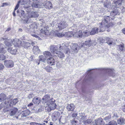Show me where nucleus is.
Returning a JSON list of instances; mask_svg holds the SVG:
<instances>
[{
	"label": "nucleus",
	"instance_id": "nucleus-41",
	"mask_svg": "<svg viewBox=\"0 0 125 125\" xmlns=\"http://www.w3.org/2000/svg\"><path fill=\"white\" fill-rule=\"evenodd\" d=\"M85 43L86 45H88L89 46H91V40H90L86 41L85 42Z\"/></svg>",
	"mask_w": 125,
	"mask_h": 125
},
{
	"label": "nucleus",
	"instance_id": "nucleus-25",
	"mask_svg": "<svg viewBox=\"0 0 125 125\" xmlns=\"http://www.w3.org/2000/svg\"><path fill=\"white\" fill-rule=\"evenodd\" d=\"M98 29L97 28H95L92 29L91 32L90 34L91 35L95 34V33H98Z\"/></svg>",
	"mask_w": 125,
	"mask_h": 125
},
{
	"label": "nucleus",
	"instance_id": "nucleus-19",
	"mask_svg": "<svg viewBox=\"0 0 125 125\" xmlns=\"http://www.w3.org/2000/svg\"><path fill=\"white\" fill-rule=\"evenodd\" d=\"M75 108L74 106L72 104L68 105L67 106V109L69 111H72L74 110Z\"/></svg>",
	"mask_w": 125,
	"mask_h": 125
},
{
	"label": "nucleus",
	"instance_id": "nucleus-55",
	"mask_svg": "<svg viewBox=\"0 0 125 125\" xmlns=\"http://www.w3.org/2000/svg\"><path fill=\"white\" fill-rule=\"evenodd\" d=\"M113 42V40L112 39H110V40L107 42V43L109 45H111L112 44Z\"/></svg>",
	"mask_w": 125,
	"mask_h": 125
},
{
	"label": "nucleus",
	"instance_id": "nucleus-20",
	"mask_svg": "<svg viewBox=\"0 0 125 125\" xmlns=\"http://www.w3.org/2000/svg\"><path fill=\"white\" fill-rule=\"evenodd\" d=\"M33 51L34 53L36 54L40 52V50L37 46H34L33 48Z\"/></svg>",
	"mask_w": 125,
	"mask_h": 125
},
{
	"label": "nucleus",
	"instance_id": "nucleus-8",
	"mask_svg": "<svg viewBox=\"0 0 125 125\" xmlns=\"http://www.w3.org/2000/svg\"><path fill=\"white\" fill-rule=\"evenodd\" d=\"M42 100H43V103L44 104L46 103V104L47 105V102L50 100H54L53 99L51 98L50 95H46L42 99Z\"/></svg>",
	"mask_w": 125,
	"mask_h": 125
},
{
	"label": "nucleus",
	"instance_id": "nucleus-21",
	"mask_svg": "<svg viewBox=\"0 0 125 125\" xmlns=\"http://www.w3.org/2000/svg\"><path fill=\"white\" fill-rule=\"evenodd\" d=\"M32 102L36 104H39L41 102V99L39 97H34L33 99Z\"/></svg>",
	"mask_w": 125,
	"mask_h": 125
},
{
	"label": "nucleus",
	"instance_id": "nucleus-38",
	"mask_svg": "<svg viewBox=\"0 0 125 125\" xmlns=\"http://www.w3.org/2000/svg\"><path fill=\"white\" fill-rule=\"evenodd\" d=\"M56 35L59 37H62L64 36H65V35L63 33H57L56 34Z\"/></svg>",
	"mask_w": 125,
	"mask_h": 125
},
{
	"label": "nucleus",
	"instance_id": "nucleus-32",
	"mask_svg": "<svg viewBox=\"0 0 125 125\" xmlns=\"http://www.w3.org/2000/svg\"><path fill=\"white\" fill-rule=\"evenodd\" d=\"M125 122V120L122 118H120L118 119L117 120L118 123L120 124H122L124 123Z\"/></svg>",
	"mask_w": 125,
	"mask_h": 125
},
{
	"label": "nucleus",
	"instance_id": "nucleus-56",
	"mask_svg": "<svg viewBox=\"0 0 125 125\" xmlns=\"http://www.w3.org/2000/svg\"><path fill=\"white\" fill-rule=\"evenodd\" d=\"M4 66L1 63H0V70H2L4 68Z\"/></svg>",
	"mask_w": 125,
	"mask_h": 125
},
{
	"label": "nucleus",
	"instance_id": "nucleus-13",
	"mask_svg": "<svg viewBox=\"0 0 125 125\" xmlns=\"http://www.w3.org/2000/svg\"><path fill=\"white\" fill-rule=\"evenodd\" d=\"M4 40L5 44L6 46L9 47L12 46V41L11 39H6L2 38L0 40V41H2Z\"/></svg>",
	"mask_w": 125,
	"mask_h": 125
},
{
	"label": "nucleus",
	"instance_id": "nucleus-4",
	"mask_svg": "<svg viewBox=\"0 0 125 125\" xmlns=\"http://www.w3.org/2000/svg\"><path fill=\"white\" fill-rule=\"evenodd\" d=\"M55 100H50L47 103V105L49 106V107L50 108L49 111L51 110H53L56 108V104L54 103V102Z\"/></svg>",
	"mask_w": 125,
	"mask_h": 125
},
{
	"label": "nucleus",
	"instance_id": "nucleus-52",
	"mask_svg": "<svg viewBox=\"0 0 125 125\" xmlns=\"http://www.w3.org/2000/svg\"><path fill=\"white\" fill-rule=\"evenodd\" d=\"M118 47H119L121 51L123 50L124 48V46L122 44H120L118 45Z\"/></svg>",
	"mask_w": 125,
	"mask_h": 125
},
{
	"label": "nucleus",
	"instance_id": "nucleus-23",
	"mask_svg": "<svg viewBox=\"0 0 125 125\" xmlns=\"http://www.w3.org/2000/svg\"><path fill=\"white\" fill-rule=\"evenodd\" d=\"M30 44L28 42L23 41L22 42V46L25 48H27L30 46Z\"/></svg>",
	"mask_w": 125,
	"mask_h": 125
},
{
	"label": "nucleus",
	"instance_id": "nucleus-5",
	"mask_svg": "<svg viewBox=\"0 0 125 125\" xmlns=\"http://www.w3.org/2000/svg\"><path fill=\"white\" fill-rule=\"evenodd\" d=\"M12 43L14 45V47H20L22 46V42L18 39L13 40Z\"/></svg>",
	"mask_w": 125,
	"mask_h": 125
},
{
	"label": "nucleus",
	"instance_id": "nucleus-36",
	"mask_svg": "<svg viewBox=\"0 0 125 125\" xmlns=\"http://www.w3.org/2000/svg\"><path fill=\"white\" fill-rule=\"evenodd\" d=\"M18 102V99L17 98H15L11 101L10 104L12 105H15Z\"/></svg>",
	"mask_w": 125,
	"mask_h": 125
},
{
	"label": "nucleus",
	"instance_id": "nucleus-30",
	"mask_svg": "<svg viewBox=\"0 0 125 125\" xmlns=\"http://www.w3.org/2000/svg\"><path fill=\"white\" fill-rule=\"evenodd\" d=\"M123 0H114V3L116 5H121L122 3Z\"/></svg>",
	"mask_w": 125,
	"mask_h": 125
},
{
	"label": "nucleus",
	"instance_id": "nucleus-60",
	"mask_svg": "<svg viewBox=\"0 0 125 125\" xmlns=\"http://www.w3.org/2000/svg\"><path fill=\"white\" fill-rule=\"evenodd\" d=\"M30 124L33 125H37V123L35 122H32L30 123Z\"/></svg>",
	"mask_w": 125,
	"mask_h": 125
},
{
	"label": "nucleus",
	"instance_id": "nucleus-61",
	"mask_svg": "<svg viewBox=\"0 0 125 125\" xmlns=\"http://www.w3.org/2000/svg\"><path fill=\"white\" fill-rule=\"evenodd\" d=\"M33 105V104L32 103H31L28 105V106H31Z\"/></svg>",
	"mask_w": 125,
	"mask_h": 125
},
{
	"label": "nucleus",
	"instance_id": "nucleus-10",
	"mask_svg": "<svg viewBox=\"0 0 125 125\" xmlns=\"http://www.w3.org/2000/svg\"><path fill=\"white\" fill-rule=\"evenodd\" d=\"M4 64L7 67H11L13 66L14 63L12 60H5L4 62Z\"/></svg>",
	"mask_w": 125,
	"mask_h": 125
},
{
	"label": "nucleus",
	"instance_id": "nucleus-24",
	"mask_svg": "<svg viewBox=\"0 0 125 125\" xmlns=\"http://www.w3.org/2000/svg\"><path fill=\"white\" fill-rule=\"evenodd\" d=\"M30 111L28 110H25L23 111L22 114V117L26 116L30 114Z\"/></svg>",
	"mask_w": 125,
	"mask_h": 125
},
{
	"label": "nucleus",
	"instance_id": "nucleus-28",
	"mask_svg": "<svg viewBox=\"0 0 125 125\" xmlns=\"http://www.w3.org/2000/svg\"><path fill=\"white\" fill-rule=\"evenodd\" d=\"M56 54H57L58 57L60 58V59H62L65 57V55L62 52H58Z\"/></svg>",
	"mask_w": 125,
	"mask_h": 125
},
{
	"label": "nucleus",
	"instance_id": "nucleus-34",
	"mask_svg": "<svg viewBox=\"0 0 125 125\" xmlns=\"http://www.w3.org/2000/svg\"><path fill=\"white\" fill-rule=\"evenodd\" d=\"M77 119L76 118H73L71 121V123L73 125H75L77 123Z\"/></svg>",
	"mask_w": 125,
	"mask_h": 125
},
{
	"label": "nucleus",
	"instance_id": "nucleus-37",
	"mask_svg": "<svg viewBox=\"0 0 125 125\" xmlns=\"http://www.w3.org/2000/svg\"><path fill=\"white\" fill-rule=\"evenodd\" d=\"M58 46L59 47V49L60 50H64H64L65 49V48L64 46L65 45H64V43H63L61 45H59Z\"/></svg>",
	"mask_w": 125,
	"mask_h": 125
},
{
	"label": "nucleus",
	"instance_id": "nucleus-54",
	"mask_svg": "<svg viewBox=\"0 0 125 125\" xmlns=\"http://www.w3.org/2000/svg\"><path fill=\"white\" fill-rule=\"evenodd\" d=\"M3 45L2 44H0V52H3V50L4 49V48L3 46Z\"/></svg>",
	"mask_w": 125,
	"mask_h": 125
},
{
	"label": "nucleus",
	"instance_id": "nucleus-2",
	"mask_svg": "<svg viewBox=\"0 0 125 125\" xmlns=\"http://www.w3.org/2000/svg\"><path fill=\"white\" fill-rule=\"evenodd\" d=\"M42 6L47 9H50L52 8V5L51 3L47 0H42L41 2L40 3H34L32 5V7L34 8H41Z\"/></svg>",
	"mask_w": 125,
	"mask_h": 125
},
{
	"label": "nucleus",
	"instance_id": "nucleus-49",
	"mask_svg": "<svg viewBox=\"0 0 125 125\" xmlns=\"http://www.w3.org/2000/svg\"><path fill=\"white\" fill-rule=\"evenodd\" d=\"M21 2V1H18L17 4L16 5L14 9V10H17V9H18V8L19 7V4H20V3Z\"/></svg>",
	"mask_w": 125,
	"mask_h": 125
},
{
	"label": "nucleus",
	"instance_id": "nucleus-58",
	"mask_svg": "<svg viewBox=\"0 0 125 125\" xmlns=\"http://www.w3.org/2000/svg\"><path fill=\"white\" fill-rule=\"evenodd\" d=\"M77 115V114L75 113H74L72 114V116L73 117H76Z\"/></svg>",
	"mask_w": 125,
	"mask_h": 125
},
{
	"label": "nucleus",
	"instance_id": "nucleus-63",
	"mask_svg": "<svg viewBox=\"0 0 125 125\" xmlns=\"http://www.w3.org/2000/svg\"><path fill=\"white\" fill-rule=\"evenodd\" d=\"M110 39L109 38H106V41L107 42H106L107 43V42H109V40H110Z\"/></svg>",
	"mask_w": 125,
	"mask_h": 125
},
{
	"label": "nucleus",
	"instance_id": "nucleus-26",
	"mask_svg": "<svg viewBox=\"0 0 125 125\" xmlns=\"http://www.w3.org/2000/svg\"><path fill=\"white\" fill-rule=\"evenodd\" d=\"M6 99V95L3 93L0 94V102H2L5 100Z\"/></svg>",
	"mask_w": 125,
	"mask_h": 125
},
{
	"label": "nucleus",
	"instance_id": "nucleus-64",
	"mask_svg": "<svg viewBox=\"0 0 125 125\" xmlns=\"http://www.w3.org/2000/svg\"><path fill=\"white\" fill-rule=\"evenodd\" d=\"M125 11V9L124 8H123L122 9V13H124Z\"/></svg>",
	"mask_w": 125,
	"mask_h": 125
},
{
	"label": "nucleus",
	"instance_id": "nucleus-7",
	"mask_svg": "<svg viewBox=\"0 0 125 125\" xmlns=\"http://www.w3.org/2000/svg\"><path fill=\"white\" fill-rule=\"evenodd\" d=\"M58 26L59 29L62 30L67 27L68 24L65 21H61L58 24Z\"/></svg>",
	"mask_w": 125,
	"mask_h": 125
},
{
	"label": "nucleus",
	"instance_id": "nucleus-12",
	"mask_svg": "<svg viewBox=\"0 0 125 125\" xmlns=\"http://www.w3.org/2000/svg\"><path fill=\"white\" fill-rule=\"evenodd\" d=\"M39 15L37 12L32 11L29 12L28 13V17L30 18H35L38 17Z\"/></svg>",
	"mask_w": 125,
	"mask_h": 125
},
{
	"label": "nucleus",
	"instance_id": "nucleus-43",
	"mask_svg": "<svg viewBox=\"0 0 125 125\" xmlns=\"http://www.w3.org/2000/svg\"><path fill=\"white\" fill-rule=\"evenodd\" d=\"M43 0H33V3L32 4L34 3H40Z\"/></svg>",
	"mask_w": 125,
	"mask_h": 125
},
{
	"label": "nucleus",
	"instance_id": "nucleus-9",
	"mask_svg": "<svg viewBox=\"0 0 125 125\" xmlns=\"http://www.w3.org/2000/svg\"><path fill=\"white\" fill-rule=\"evenodd\" d=\"M58 45H51L50 47V51L52 53L54 54H56L57 53L58 48Z\"/></svg>",
	"mask_w": 125,
	"mask_h": 125
},
{
	"label": "nucleus",
	"instance_id": "nucleus-35",
	"mask_svg": "<svg viewBox=\"0 0 125 125\" xmlns=\"http://www.w3.org/2000/svg\"><path fill=\"white\" fill-rule=\"evenodd\" d=\"M36 27V25L34 23H32L29 26H28L27 27V29H34Z\"/></svg>",
	"mask_w": 125,
	"mask_h": 125
},
{
	"label": "nucleus",
	"instance_id": "nucleus-1",
	"mask_svg": "<svg viewBox=\"0 0 125 125\" xmlns=\"http://www.w3.org/2000/svg\"><path fill=\"white\" fill-rule=\"evenodd\" d=\"M110 17L108 16H105L102 19V21L100 24V32L103 31L105 29L106 27H109L111 23H110V24H108L109 22Z\"/></svg>",
	"mask_w": 125,
	"mask_h": 125
},
{
	"label": "nucleus",
	"instance_id": "nucleus-39",
	"mask_svg": "<svg viewBox=\"0 0 125 125\" xmlns=\"http://www.w3.org/2000/svg\"><path fill=\"white\" fill-rule=\"evenodd\" d=\"M86 119V117L85 116H83L81 118L80 121L81 123H83L84 124V122L85 121Z\"/></svg>",
	"mask_w": 125,
	"mask_h": 125
},
{
	"label": "nucleus",
	"instance_id": "nucleus-6",
	"mask_svg": "<svg viewBox=\"0 0 125 125\" xmlns=\"http://www.w3.org/2000/svg\"><path fill=\"white\" fill-rule=\"evenodd\" d=\"M70 47L72 51L75 53L77 52L79 50V47L76 44L71 43L70 45Z\"/></svg>",
	"mask_w": 125,
	"mask_h": 125
},
{
	"label": "nucleus",
	"instance_id": "nucleus-51",
	"mask_svg": "<svg viewBox=\"0 0 125 125\" xmlns=\"http://www.w3.org/2000/svg\"><path fill=\"white\" fill-rule=\"evenodd\" d=\"M2 7H3L6 6L10 5V4L9 3H8L7 2L3 3L2 4Z\"/></svg>",
	"mask_w": 125,
	"mask_h": 125
},
{
	"label": "nucleus",
	"instance_id": "nucleus-31",
	"mask_svg": "<svg viewBox=\"0 0 125 125\" xmlns=\"http://www.w3.org/2000/svg\"><path fill=\"white\" fill-rule=\"evenodd\" d=\"M114 69H107V71L109 73L110 75H112L113 76H115V74L114 72Z\"/></svg>",
	"mask_w": 125,
	"mask_h": 125
},
{
	"label": "nucleus",
	"instance_id": "nucleus-18",
	"mask_svg": "<svg viewBox=\"0 0 125 125\" xmlns=\"http://www.w3.org/2000/svg\"><path fill=\"white\" fill-rule=\"evenodd\" d=\"M41 35L44 36L45 35H47L49 34V31L46 28H44L40 30Z\"/></svg>",
	"mask_w": 125,
	"mask_h": 125
},
{
	"label": "nucleus",
	"instance_id": "nucleus-42",
	"mask_svg": "<svg viewBox=\"0 0 125 125\" xmlns=\"http://www.w3.org/2000/svg\"><path fill=\"white\" fill-rule=\"evenodd\" d=\"M57 113L56 112H55L53 113L52 115V117L53 118H57Z\"/></svg>",
	"mask_w": 125,
	"mask_h": 125
},
{
	"label": "nucleus",
	"instance_id": "nucleus-48",
	"mask_svg": "<svg viewBox=\"0 0 125 125\" xmlns=\"http://www.w3.org/2000/svg\"><path fill=\"white\" fill-rule=\"evenodd\" d=\"M97 43V42H96L95 40H92L91 41V45L92 46H95V45Z\"/></svg>",
	"mask_w": 125,
	"mask_h": 125
},
{
	"label": "nucleus",
	"instance_id": "nucleus-14",
	"mask_svg": "<svg viewBox=\"0 0 125 125\" xmlns=\"http://www.w3.org/2000/svg\"><path fill=\"white\" fill-rule=\"evenodd\" d=\"M47 61L48 63L50 65H55V59L52 57L48 58L47 59Z\"/></svg>",
	"mask_w": 125,
	"mask_h": 125
},
{
	"label": "nucleus",
	"instance_id": "nucleus-27",
	"mask_svg": "<svg viewBox=\"0 0 125 125\" xmlns=\"http://www.w3.org/2000/svg\"><path fill=\"white\" fill-rule=\"evenodd\" d=\"M118 12V9H116L111 12L110 13V15L112 16H114L116 15Z\"/></svg>",
	"mask_w": 125,
	"mask_h": 125
},
{
	"label": "nucleus",
	"instance_id": "nucleus-45",
	"mask_svg": "<svg viewBox=\"0 0 125 125\" xmlns=\"http://www.w3.org/2000/svg\"><path fill=\"white\" fill-rule=\"evenodd\" d=\"M5 58V56L3 54H0V60H2Z\"/></svg>",
	"mask_w": 125,
	"mask_h": 125
},
{
	"label": "nucleus",
	"instance_id": "nucleus-53",
	"mask_svg": "<svg viewBox=\"0 0 125 125\" xmlns=\"http://www.w3.org/2000/svg\"><path fill=\"white\" fill-rule=\"evenodd\" d=\"M98 41H99L100 43H103L104 42V39L102 37L99 38L98 39Z\"/></svg>",
	"mask_w": 125,
	"mask_h": 125
},
{
	"label": "nucleus",
	"instance_id": "nucleus-29",
	"mask_svg": "<svg viewBox=\"0 0 125 125\" xmlns=\"http://www.w3.org/2000/svg\"><path fill=\"white\" fill-rule=\"evenodd\" d=\"M40 61L45 62L46 60V58L44 56L41 55L39 56Z\"/></svg>",
	"mask_w": 125,
	"mask_h": 125
},
{
	"label": "nucleus",
	"instance_id": "nucleus-47",
	"mask_svg": "<svg viewBox=\"0 0 125 125\" xmlns=\"http://www.w3.org/2000/svg\"><path fill=\"white\" fill-rule=\"evenodd\" d=\"M45 69L47 72H51V67L49 66L46 67L45 68Z\"/></svg>",
	"mask_w": 125,
	"mask_h": 125
},
{
	"label": "nucleus",
	"instance_id": "nucleus-16",
	"mask_svg": "<svg viewBox=\"0 0 125 125\" xmlns=\"http://www.w3.org/2000/svg\"><path fill=\"white\" fill-rule=\"evenodd\" d=\"M94 122L96 125H103L104 124L103 119L100 118L95 120Z\"/></svg>",
	"mask_w": 125,
	"mask_h": 125
},
{
	"label": "nucleus",
	"instance_id": "nucleus-57",
	"mask_svg": "<svg viewBox=\"0 0 125 125\" xmlns=\"http://www.w3.org/2000/svg\"><path fill=\"white\" fill-rule=\"evenodd\" d=\"M31 35L33 36V37H35L37 38H38V40H40V38H39V36L36 35V34H32Z\"/></svg>",
	"mask_w": 125,
	"mask_h": 125
},
{
	"label": "nucleus",
	"instance_id": "nucleus-17",
	"mask_svg": "<svg viewBox=\"0 0 125 125\" xmlns=\"http://www.w3.org/2000/svg\"><path fill=\"white\" fill-rule=\"evenodd\" d=\"M70 43L69 42H67L65 43H64L65 48V49L64 50V52L65 54H68L70 52V49L67 48V47L69 46V44Z\"/></svg>",
	"mask_w": 125,
	"mask_h": 125
},
{
	"label": "nucleus",
	"instance_id": "nucleus-62",
	"mask_svg": "<svg viewBox=\"0 0 125 125\" xmlns=\"http://www.w3.org/2000/svg\"><path fill=\"white\" fill-rule=\"evenodd\" d=\"M42 109L41 108H39L38 110H37V111H36V112H41L42 111Z\"/></svg>",
	"mask_w": 125,
	"mask_h": 125
},
{
	"label": "nucleus",
	"instance_id": "nucleus-22",
	"mask_svg": "<svg viewBox=\"0 0 125 125\" xmlns=\"http://www.w3.org/2000/svg\"><path fill=\"white\" fill-rule=\"evenodd\" d=\"M104 7L107 8H110L111 6V3L110 2L106 0L105 1L104 4Z\"/></svg>",
	"mask_w": 125,
	"mask_h": 125
},
{
	"label": "nucleus",
	"instance_id": "nucleus-15",
	"mask_svg": "<svg viewBox=\"0 0 125 125\" xmlns=\"http://www.w3.org/2000/svg\"><path fill=\"white\" fill-rule=\"evenodd\" d=\"M7 50L8 52L12 54H15L17 51V49L14 46L8 47L7 49Z\"/></svg>",
	"mask_w": 125,
	"mask_h": 125
},
{
	"label": "nucleus",
	"instance_id": "nucleus-40",
	"mask_svg": "<svg viewBox=\"0 0 125 125\" xmlns=\"http://www.w3.org/2000/svg\"><path fill=\"white\" fill-rule=\"evenodd\" d=\"M111 118L110 115H109L107 116H106L104 118V120L107 122H108L109 120Z\"/></svg>",
	"mask_w": 125,
	"mask_h": 125
},
{
	"label": "nucleus",
	"instance_id": "nucleus-59",
	"mask_svg": "<svg viewBox=\"0 0 125 125\" xmlns=\"http://www.w3.org/2000/svg\"><path fill=\"white\" fill-rule=\"evenodd\" d=\"M123 111L125 112V106H123L122 107V108Z\"/></svg>",
	"mask_w": 125,
	"mask_h": 125
},
{
	"label": "nucleus",
	"instance_id": "nucleus-11",
	"mask_svg": "<svg viewBox=\"0 0 125 125\" xmlns=\"http://www.w3.org/2000/svg\"><path fill=\"white\" fill-rule=\"evenodd\" d=\"M18 110L17 108L15 107L13 108L8 111L9 114L10 116H13L16 114Z\"/></svg>",
	"mask_w": 125,
	"mask_h": 125
},
{
	"label": "nucleus",
	"instance_id": "nucleus-50",
	"mask_svg": "<svg viewBox=\"0 0 125 125\" xmlns=\"http://www.w3.org/2000/svg\"><path fill=\"white\" fill-rule=\"evenodd\" d=\"M23 20H24V23H28L29 22L30 19H28L27 18H25Z\"/></svg>",
	"mask_w": 125,
	"mask_h": 125
},
{
	"label": "nucleus",
	"instance_id": "nucleus-33",
	"mask_svg": "<svg viewBox=\"0 0 125 125\" xmlns=\"http://www.w3.org/2000/svg\"><path fill=\"white\" fill-rule=\"evenodd\" d=\"M43 54L46 58L50 56L51 54V53L48 51H46L43 52Z\"/></svg>",
	"mask_w": 125,
	"mask_h": 125
},
{
	"label": "nucleus",
	"instance_id": "nucleus-46",
	"mask_svg": "<svg viewBox=\"0 0 125 125\" xmlns=\"http://www.w3.org/2000/svg\"><path fill=\"white\" fill-rule=\"evenodd\" d=\"M21 5H23L26 4L27 3V0H21Z\"/></svg>",
	"mask_w": 125,
	"mask_h": 125
},
{
	"label": "nucleus",
	"instance_id": "nucleus-3",
	"mask_svg": "<svg viewBox=\"0 0 125 125\" xmlns=\"http://www.w3.org/2000/svg\"><path fill=\"white\" fill-rule=\"evenodd\" d=\"M68 36L69 37H71L73 36L76 37L78 38H81L82 37V32L81 31H79L75 33L74 35L72 34V32H69L66 33Z\"/></svg>",
	"mask_w": 125,
	"mask_h": 125
},
{
	"label": "nucleus",
	"instance_id": "nucleus-44",
	"mask_svg": "<svg viewBox=\"0 0 125 125\" xmlns=\"http://www.w3.org/2000/svg\"><path fill=\"white\" fill-rule=\"evenodd\" d=\"M92 122V120L90 119H88L84 122V124H89Z\"/></svg>",
	"mask_w": 125,
	"mask_h": 125
}]
</instances>
